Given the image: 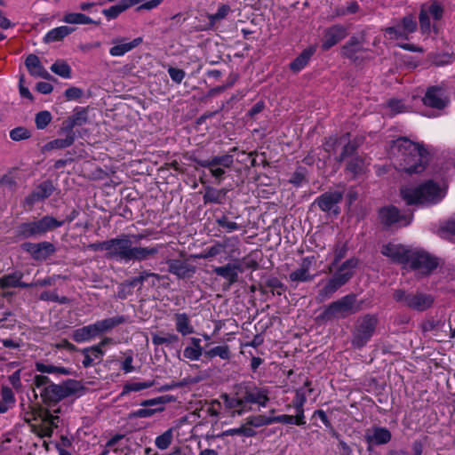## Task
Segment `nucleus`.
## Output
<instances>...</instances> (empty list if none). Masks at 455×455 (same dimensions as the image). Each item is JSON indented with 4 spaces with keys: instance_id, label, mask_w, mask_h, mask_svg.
<instances>
[{
    "instance_id": "nucleus-1",
    "label": "nucleus",
    "mask_w": 455,
    "mask_h": 455,
    "mask_svg": "<svg viewBox=\"0 0 455 455\" xmlns=\"http://www.w3.org/2000/svg\"><path fill=\"white\" fill-rule=\"evenodd\" d=\"M390 157L395 169L408 174L422 172L429 161L424 146L405 137L392 141Z\"/></svg>"
},
{
    "instance_id": "nucleus-2",
    "label": "nucleus",
    "mask_w": 455,
    "mask_h": 455,
    "mask_svg": "<svg viewBox=\"0 0 455 455\" xmlns=\"http://www.w3.org/2000/svg\"><path fill=\"white\" fill-rule=\"evenodd\" d=\"M163 244L154 247L132 246V242L128 235H120L108 240V253L106 258L121 262L145 261L154 258L158 253Z\"/></svg>"
},
{
    "instance_id": "nucleus-3",
    "label": "nucleus",
    "mask_w": 455,
    "mask_h": 455,
    "mask_svg": "<svg viewBox=\"0 0 455 455\" xmlns=\"http://www.w3.org/2000/svg\"><path fill=\"white\" fill-rule=\"evenodd\" d=\"M358 266V259L351 258L344 261L336 270L332 277L322 281L316 300L323 302L330 299L341 286L345 285L354 275L355 269Z\"/></svg>"
},
{
    "instance_id": "nucleus-4",
    "label": "nucleus",
    "mask_w": 455,
    "mask_h": 455,
    "mask_svg": "<svg viewBox=\"0 0 455 455\" xmlns=\"http://www.w3.org/2000/svg\"><path fill=\"white\" fill-rule=\"evenodd\" d=\"M401 196L407 204H436L443 196L440 187L432 180L416 188H402Z\"/></svg>"
},
{
    "instance_id": "nucleus-5",
    "label": "nucleus",
    "mask_w": 455,
    "mask_h": 455,
    "mask_svg": "<svg viewBox=\"0 0 455 455\" xmlns=\"http://www.w3.org/2000/svg\"><path fill=\"white\" fill-rule=\"evenodd\" d=\"M359 309L355 295L347 294L325 307L319 318L323 322L345 319L358 312Z\"/></svg>"
},
{
    "instance_id": "nucleus-6",
    "label": "nucleus",
    "mask_w": 455,
    "mask_h": 455,
    "mask_svg": "<svg viewBox=\"0 0 455 455\" xmlns=\"http://www.w3.org/2000/svg\"><path fill=\"white\" fill-rule=\"evenodd\" d=\"M63 224L64 221L58 220L52 216L46 215L39 220H34L33 221L20 224L16 228V235L22 239L43 236L47 232L54 230L61 227Z\"/></svg>"
},
{
    "instance_id": "nucleus-7",
    "label": "nucleus",
    "mask_w": 455,
    "mask_h": 455,
    "mask_svg": "<svg viewBox=\"0 0 455 455\" xmlns=\"http://www.w3.org/2000/svg\"><path fill=\"white\" fill-rule=\"evenodd\" d=\"M443 7L436 1H430L420 6L419 14V28L423 35L432 32L438 34L439 23L443 16Z\"/></svg>"
},
{
    "instance_id": "nucleus-8",
    "label": "nucleus",
    "mask_w": 455,
    "mask_h": 455,
    "mask_svg": "<svg viewBox=\"0 0 455 455\" xmlns=\"http://www.w3.org/2000/svg\"><path fill=\"white\" fill-rule=\"evenodd\" d=\"M393 298L403 306L420 312L428 309L434 302L433 297L429 294L419 291H408L403 289L395 290Z\"/></svg>"
},
{
    "instance_id": "nucleus-9",
    "label": "nucleus",
    "mask_w": 455,
    "mask_h": 455,
    "mask_svg": "<svg viewBox=\"0 0 455 455\" xmlns=\"http://www.w3.org/2000/svg\"><path fill=\"white\" fill-rule=\"evenodd\" d=\"M234 391L235 395L240 397L244 407L248 403L266 407L269 401L267 390L252 382L238 383L234 387Z\"/></svg>"
},
{
    "instance_id": "nucleus-10",
    "label": "nucleus",
    "mask_w": 455,
    "mask_h": 455,
    "mask_svg": "<svg viewBox=\"0 0 455 455\" xmlns=\"http://www.w3.org/2000/svg\"><path fill=\"white\" fill-rule=\"evenodd\" d=\"M194 162L201 167L207 168L212 176L220 183L224 179L226 170L233 166L234 156L229 154H225L214 156L210 159L195 158Z\"/></svg>"
},
{
    "instance_id": "nucleus-11",
    "label": "nucleus",
    "mask_w": 455,
    "mask_h": 455,
    "mask_svg": "<svg viewBox=\"0 0 455 455\" xmlns=\"http://www.w3.org/2000/svg\"><path fill=\"white\" fill-rule=\"evenodd\" d=\"M378 319L371 315H365L360 317L353 331L352 345L356 348H362L372 337Z\"/></svg>"
},
{
    "instance_id": "nucleus-12",
    "label": "nucleus",
    "mask_w": 455,
    "mask_h": 455,
    "mask_svg": "<svg viewBox=\"0 0 455 455\" xmlns=\"http://www.w3.org/2000/svg\"><path fill=\"white\" fill-rule=\"evenodd\" d=\"M407 263L421 275L430 274L438 265L436 258L421 250H411Z\"/></svg>"
},
{
    "instance_id": "nucleus-13",
    "label": "nucleus",
    "mask_w": 455,
    "mask_h": 455,
    "mask_svg": "<svg viewBox=\"0 0 455 455\" xmlns=\"http://www.w3.org/2000/svg\"><path fill=\"white\" fill-rule=\"evenodd\" d=\"M418 23L412 14H408L403 17L395 25L385 28L386 35L391 40L409 38V35L417 30Z\"/></svg>"
},
{
    "instance_id": "nucleus-14",
    "label": "nucleus",
    "mask_w": 455,
    "mask_h": 455,
    "mask_svg": "<svg viewBox=\"0 0 455 455\" xmlns=\"http://www.w3.org/2000/svg\"><path fill=\"white\" fill-rule=\"evenodd\" d=\"M21 249L29 253L31 258L36 261H45L56 251V248L53 243L44 241L40 243H23Z\"/></svg>"
},
{
    "instance_id": "nucleus-15",
    "label": "nucleus",
    "mask_w": 455,
    "mask_h": 455,
    "mask_svg": "<svg viewBox=\"0 0 455 455\" xmlns=\"http://www.w3.org/2000/svg\"><path fill=\"white\" fill-rule=\"evenodd\" d=\"M422 100L427 107L443 109L448 105L449 97L443 85H435L427 89Z\"/></svg>"
},
{
    "instance_id": "nucleus-16",
    "label": "nucleus",
    "mask_w": 455,
    "mask_h": 455,
    "mask_svg": "<svg viewBox=\"0 0 455 455\" xmlns=\"http://www.w3.org/2000/svg\"><path fill=\"white\" fill-rule=\"evenodd\" d=\"M315 263V259L314 256L304 258L299 267L289 274V280L295 283H307L313 281L315 275L310 274V268Z\"/></svg>"
},
{
    "instance_id": "nucleus-17",
    "label": "nucleus",
    "mask_w": 455,
    "mask_h": 455,
    "mask_svg": "<svg viewBox=\"0 0 455 455\" xmlns=\"http://www.w3.org/2000/svg\"><path fill=\"white\" fill-rule=\"evenodd\" d=\"M343 195L339 191H328L318 196L314 204H316L323 212L332 211L339 213V203L342 200Z\"/></svg>"
},
{
    "instance_id": "nucleus-18",
    "label": "nucleus",
    "mask_w": 455,
    "mask_h": 455,
    "mask_svg": "<svg viewBox=\"0 0 455 455\" xmlns=\"http://www.w3.org/2000/svg\"><path fill=\"white\" fill-rule=\"evenodd\" d=\"M411 251V250L405 248L403 245L391 243L382 246L381 249L383 255L398 263H407Z\"/></svg>"
},
{
    "instance_id": "nucleus-19",
    "label": "nucleus",
    "mask_w": 455,
    "mask_h": 455,
    "mask_svg": "<svg viewBox=\"0 0 455 455\" xmlns=\"http://www.w3.org/2000/svg\"><path fill=\"white\" fill-rule=\"evenodd\" d=\"M347 36L346 28L341 25H334L327 28L324 32L322 48L326 51L338 44Z\"/></svg>"
},
{
    "instance_id": "nucleus-20",
    "label": "nucleus",
    "mask_w": 455,
    "mask_h": 455,
    "mask_svg": "<svg viewBox=\"0 0 455 455\" xmlns=\"http://www.w3.org/2000/svg\"><path fill=\"white\" fill-rule=\"evenodd\" d=\"M214 273L228 281V288L238 281V274L243 271L240 263H228L221 267H216Z\"/></svg>"
},
{
    "instance_id": "nucleus-21",
    "label": "nucleus",
    "mask_w": 455,
    "mask_h": 455,
    "mask_svg": "<svg viewBox=\"0 0 455 455\" xmlns=\"http://www.w3.org/2000/svg\"><path fill=\"white\" fill-rule=\"evenodd\" d=\"M166 264L168 265V271L180 279L191 277L196 272L194 266L183 260L167 259Z\"/></svg>"
},
{
    "instance_id": "nucleus-22",
    "label": "nucleus",
    "mask_w": 455,
    "mask_h": 455,
    "mask_svg": "<svg viewBox=\"0 0 455 455\" xmlns=\"http://www.w3.org/2000/svg\"><path fill=\"white\" fill-rule=\"evenodd\" d=\"M114 46L109 49V53L113 57L124 56L126 52L133 50L142 43V37L134 38L132 41L126 43L124 37L113 39Z\"/></svg>"
},
{
    "instance_id": "nucleus-23",
    "label": "nucleus",
    "mask_w": 455,
    "mask_h": 455,
    "mask_svg": "<svg viewBox=\"0 0 455 455\" xmlns=\"http://www.w3.org/2000/svg\"><path fill=\"white\" fill-rule=\"evenodd\" d=\"M25 65L31 76L42 77L46 80H53V76L43 67L39 58L35 54H29L25 60Z\"/></svg>"
},
{
    "instance_id": "nucleus-24",
    "label": "nucleus",
    "mask_w": 455,
    "mask_h": 455,
    "mask_svg": "<svg viewBox=\"0 0 455 455\" xmlns=\"http://www.w3.org/2000/svg\"><path fill=\"white\" fill-rule=\"evenodd\" d=\"M41 396L45 403L49 406L51 403H56L60 400L67 397V393L61 385L50 384L41 392Z\"/></svg>"
},
{
    "instance_id": "nucleus-25",
    "label": "nucleus",
    "mask_w": 455,
    "mask_h": 455,
    "mask_svg": "<svg viewBox=\"0 0 455 455\" xmlns=\"http://www.w3.org/2000/svg\"><path fill=\"white\" fill-rule=\"evenodd\" d=\"M60 412V408L48 410L43 420L40 434L43 436H51L54 428L58 427L60 416L56 413Z\"/></svg>"
},
{
    "instance_id": "nucleus-26",
    "label": "nucleus",
    "mask_w": 455,
    "mask_h": 455,
    "mask_svg": "<svg viewBox=\"0 0 455 455\" xmlns=\"http://www.w3.org/2000/svg\"><path fill=\"white\" fill-rule=\"evenodd\" d=\"M61 131L64 133V137L52 140L46 143L44 146L46 150L63 149L74 144L76 140V134L74 131L68 130L65 126L61 129Z\"/></svg>"
},
{
    "instance_id": "nucleus-27",
    "label": "nucleus",
    "mask_w": 455,
    "mask_h": 455,
    "mask_svg": "<svg viewBox=\"0 0 455 455\" xmlns=\"http://www.w3.org/2000/svg\"><path fill=\"white\" fill-rule=\"evenodd\" d=\"M364 43V36L360 37L352 36L348 42L342 47L341 55L352 60H356V53L363 51V44Z\"/></svg>"
},
{
    "instance_id": "nucleus-28",
    "label": "nucleus",
    "mask_w": 455,
    "mask_h": 455,
    "mask_svg": "<svg viewBox=\"0 0 455 455\" xmlns=\"http://www.w3.org/2000/svg\"><path fill=\"white\" fill-rule=\"evenodd\" d=\"M53 192V186L50 181H44L37 186L33 192L26 198V203L33 205L36 202L48 198Z\"/></svg>"
},
{
    "instance_id": "nucleus-29",
    "label": "nucleus",
    "mask_w": 455,
    "mask_h": 455,
    "mask_svg": "<svg viewBox=\"0 0 455 455\" xmlns=\"http://www.w3.org/2000/svg\"><path fill=\"white\" fill-rule=\"evenodd\" d=\"M100 335L96 323L78 328L73 331L72 339L78 343L89 341Z\"/></svg>"
},
{
    "instance_id": "nucleus-30",
    "label": "nucleus",
    "mask_w": 455,
    "mask_h": 455,
    "mask_svg": "<svg viewBox=\"0 0 455 455\" xmlns=\"http://www.w3.org/2000/svg\"><path fill=\"white\" fill-rule=\"evenodd\" d=\"M379 217L380 222L386 227H390L403 219V217L400 214L399 210L395 206H387L381 208L379 212Z\"/></svg>"
},
{
    "instance_id": "nucleus-31",
    "label": "nucleus",
    "mask_w": 455,
    "mask_h": 455,
    "mask_svg": "<svg viewBox=\"0 0 455 455\" xmlns=\"http://www.w3.org/2000/svg\"><path fill=\"white\" fill-rule=\"evenodd\" d=\"M391 433L386 427H374L371 434H367L366 440L369 443L376 445L386 444L391 440Z\"/></svg>"
},
{
    "instance_id": "nucleus-32",
    "label": "nucleus",
    "mask_w": 455,
    "mask_h": 455,
    "mask_svg": "<svg viewBox=\"0 0 455 455\" xmlns=\"http://www.w3.org/2000/svg\"><path fill=\"white\" fill-rule=\"evenodd\" d=\"M176 331L183 336L194 333L195 330L191 323L189 316L186 313H177L174 315Z\"/></svg>"
},
{
    "instance_id": "nucleus-33",
    "label": "nucleus",
    "mask_w": 455,
    "mask_h": 455,
    "mask_svg": "<svg viewBox=\"0 0 455 455\" xmlns=\"http://www.w3.org/2000/svg\"><path fill=\"white\" fill-rule=\"evenodd\" d=\"M140 0H123L116 5H113L108 9H104L102 13L107 17L108 20H113L117 18L119 14H121L128 8L140 3Z\"/></svg>"
},
{
    "instance_id": "nucleus-34",
    "label": "nucleus",
    "mask_w": 455,
    "mask_h": 455,
    "mask_svg": "<svg viewBox=\"0 0 455 455\" xmlns=\"http://www.w3.org/2000/svg\"><path fill=\"white\" fill-rule=\"evenodd\" d=\"M81 353L84 355V360L82 363L85 368L93 365L95 360H98L99 362L101 361L104 355L102 349L93 346L82 349Z\"/></svg>"
},
{
    "instance_id": "nucleus-35",
    "label": "nucleus",
    "mask_w": 455,
    "mask_h": 455,
    "mask_svg": "<svg viewBox=\"0 0 455 455\" xmlns=\"http://www.w3.org/2000/svg\"><path fill=\"white\" fill-rule=\"evenodd\" d=\"M228 190L226 188L216 189L212 187H207L204 195V203L209 204H223Z\"/></svg>"
},
{
    "instance_id": "nucleus-36",
    "label": "nucleus",
    "mask_w": 455,
    "mask_h": 455,
    "mask_svg": "<svg viewBox=\"0 0 455 455\" xmlns=\"http://www.w3.org/2000/svg\"><path fill=\"white\" fill-rule=\"evenodd\" d=\"M126 322L124 315H116L114 317L106 318L95 322L100 334L110 331L115 327Z\"/></svg>"
},
{
    "instance_id": "nucleus-37",
    "label": "nucleus",
    "mask_w": 455,
    "mask_h": 455,
    "mask_svg": "<svg viewBox=\"0 0 455 455\" xmlns=\"http://www.w3.org/2000/svg\"><path fill=\"white\" fill-rule=\"evenodd\" d=\"M62 20L65 23L74 25L100 24V21H95L89 16L81 12H68L63 16Z\"/></svg>"
},
{
    "instance_id": "nucleus-38",
    "label": "nucleus",
    "mask_w": 455,
    "mask_h": 455,
    "mask_svg": "<svg viewBox=\"0 0 455 455\" xmlns=\"http://www.w3.org/2000/svg\"><path fill=\"white\" fill-rule=\"evenodd\" d=\"M233 240H236V238L227 237L223 240V242H216L213 245L206 248L204 251L198 257L201 259L213 258L224 251L226 247L228 245V243Z\"/></svg>"
},
{
    "instance_id": "nucleus-39",
    "label": "nucleus",
    "mask_w": 455,
    "mask_h": 455,
    "mask_svg": "<svg viewBox=\"0 0 455 455\" xmlns=\"http://www.w3.org/2000/svg\"><path fill=\"white\" fill-rule=\"evenodd\" d=\"M88 122V114L85 108L76 111L67 121L63 123L65 127L73 131L76 126H82Z\"/></svg>"
},
{
    "instance_id": "nucleus-40",
    "label": "nucleus",
    "mask_w": 455,
    "mask_h": 455,
    "mask_svg": "<svg viewBox=\"0 0 455 455\" xmlns=\"http://www.w3.org/2000/svg\"><path fill=\"white\" fill-rule=\"evenodd\" d=\"M191 347H185L183 355L185 358L196 361L199 360L203 353V347H201V339L198 338H191Z\"/></svg>"
},
{
    "instance_id": "nucleus-41",
    "label": "nucleus",
    "mask_w": 455,
    "mask_h": 455,
    "mask_svg": "<svg viewBox=\"0 0 455 455\" xmlns=\"http://www.w3.org/2000/svg\"><path fill=\"white\" fill-rule=\"evenodd\" d=\"M75 28L68 26H60L50 30L44 36L45 43L57 42L70 35Z\"/></svg>"
},
{
    "instance_id": "nucleus-42",
    "label": "nucleus",
    "mask_w": 455,
    "mask_h": 455,
    "mask_svg": "<svg viewBox=\"0 0 455 455\" xmlns=\"http://www.w3.org/2000/svg\"><path fill=\"white\" fill-rule=\"evenodd\" d=\"M23 277L21 271H13L10 274L4 275L0 278V287L3 289L16 288L20 284V280Z\"/></svg>"
},
{
    "instance_id": "nucleus-43",
    "label": "nucleus",
    "mask_w": 455,
    "mask_h": 455,
    "mask_svg": "<svg viewBox=\"0 0 455 455\" xmlns=\"http://www.w3.org/2000/svg\"><path fill=\"white\" fill-rule=\"evenodd\" d=\"M204 355L207 359H212L213 357L219 356L223 360H228L230 357V350L228 345L217 346L205 350L204 352Z\"/></svg>"
},
{
    "instance_id": "nucleus-44",
    "label": "nucleus",
    "mask_w": 455,
    "mask_h": 455,
    "mask_svg": "<svg viewBox=\"0 0 455 455\" xmlns=\"http://www.w3.org/2000/svg\"><path fill=\"white\" fill-rule=\"evenodd\" d=\"M220 397L224 401L227 408L238 409L235 411L237 415H242L244 412L245 407L243 406L242 400L240 397H238V395H235V397H231L228 394H222Z\"/></svg>"
},
{
    "instance_id": "nucleus-45",
    "label": "nucleus",
    "mask_w": 455,
    "mask_h": 455,
    "mask_svg": "<svg viewBox=\"0 0 455 455\" xmlns=\"http://www.w3.org/2000/svg\"><path fill=\"white\" fill-rule=\"evenodd\" d=\"M313 53L314 51L312 49L304 50L302 53L290 64L291 69L294 72L300 71L307 64Z\"/></svg>"
},
{
    "instance_id": "nucleus-46",
    "label": "nucleus",
    "mask_w": 455,
    "mask_h": 455,
    "mask_svg": "<svg viewBox=\"0 0 455 455\" xmlns=\"http://www.w3.org/2000/svg\"><path fill=\"white\" fill-rule=\"evenodd\" d=\"M36 370L42 373H56L62 375H70L71 371L65 367H58L52 364H45L43 363H36Z\"/></svg>"
},
{
    "instance_id": "nucleus-47",
    "label": "nucleus",
    "mask_w": 455,
    "mask_h": 455,
    "mask_svg": "<svg viewBox=\"0 0 455 455\" xmlns=\"http://www.w3.org/2000/svg\"><path fill=\"white\" fill-rule=\"evenodd\" d=\"M366 166L365 160L361 156H353L347 164V170L354 176L363 172Z\"/></svg>"
},
{
    "instance_id": "nucleus-48",
    "label": "nucleus",
    "mask_w": 455,
    "mask_h": 455,
    "mask_svg": "<svg viewBox=\"0 0 455 455\" xmlns=\"http://www.w3.org/2000/svg\"><path fill=\"white\" fill-rule=\"evenodd\" d=\"M179 341V337L173 333H163V334H153L152 335V342L156 346L166 344L171 345L177 343Z\"/></svg>"
},
{
    "instance_id": "nucleus-49",
    "label": "nucleus",
    "mask_w": 455,
    "mask_h": 455,
    "mask_svg": "<svg viewBox=\"0 0 455 455\" xmlns=\"http://www.w3.org/2000/svg\"><path fill=\"white\" fill-rule=\"evenodd\" d=\"M173 439V429L169 428L155 440L156 446L160 450L167 449Z\"/></svg>"
},
{
    "instance_id": "nucleus-50",
    "label": "nucleus",
    "mask_w": 455,
    "mask_h": 455,
    "mask_svg": "<svg viewBox=\"0 0 455 455\" xmlns=\"http://www.w3.org/2000/svg\"><path fill=\"white\" fill-rule=\"evenodd\" d=\"M347 251V247L346 243H340V242L337 243V244L335 245L334 251H333V253H334L333 261L331 263V265L328 267L329 273L332 272L336 264L339 260H341L343 258H345Z\"/></svg>"
},
{
    "instance_id": "nucleus-51",
    "label": "nucleus",
    "mask_w": 455,
    "mask_h": 455,
    "mask_svg": "<svg viewBox=\"0 0 455 455\" xmlns=\"http://www.w3.org/2000/svg\"><path fill=\"white\" fill-rule=\"evenodd\" d=\"M51 70L63 78H69L71 76V68L63 60L54 62L51 67Z\"/></svg>"
},
{
    "instance_id": "nucleus-52",
    "label": "nucleus",
    "mask_w": 455,
    "mask_h": 455,
    "mask_svg": "<svg viewBox=\"0 0 455 455\" xmlns=\"http://www.w3.org/2000/svg\"><path fill=\"white\" fill-rule=\"evenodd\" d=\"M255 435V431L250 427H240L238 428H231L226 431H223L219 437L229 436V435H244L247 437L253 436Z\"/></svg>"
},
{
    "instance_id": "nucleus-53",
    "label": "nucleus",
    "mask_w": 455,
    "mask_h": 455,
    "mask_svg": "<svg viewBox=\"0 0 455 455\" xmlns=\"http://www.w3.org/2000/svg\"><path fill=\"white\" fill-rule=\"evenodd\" d=\"M246 424L254 427H260L272 424V417H267L264 415L250 416L246 419Z\"/></svg>"
},
{
    "instance_id": "nucleus-54",
    "label": "nucleus",
    "mask_w": 455,
    "mask_h": 455,
    "mask_svg": "<svg viewBox=\"0 0 455 455\" xmlns=\"http://www.w3.org/2000/svg\"><path fill=\"white\" fill-rule=\"evenodd\" d=\"M148 277H154L157 281H159L161 279V276L158 274L151 273V272H148V271H142L138 276L133 277L130 281L129 285H131L132 287H136V286L141 287L143 283L145 281H147V279Z\"/></svg>"
},
{
    "instance_id": "nucleus-55",
    "label": "nucleus",
    "mask_w": 455,
    "mask_h": 455,
    "mask_svg": "<svg viewBox=\"0 0 455 455\" xmlns=\"http://www.w3.org/2000/svg\"><path fill=\"white\" fill-rule=\"evenodd\" d=\"M441 235L455 242V217L450 219L441 229Z\"/></svg>"
},
{
    "instance_id": "nucleus-56",
    "label": "nucleus",
    "mask_w": 455,
    "mask_h": 455,
    "mask_svg": "<svg viewBox=\"0 0 455 455\" xmlns=\"http://www.w3.org/2000/svg\"><path fill=\"white\" fill-rule=\"evenodd\" d=\"M52 115L49 111H40L36 115L35 122L37 129H44L52 121Z\"/></svg>"
},
{
    "instance_id": "nucleus-57",
    "label": "nucleus",
    "mask_w": 455,
    "mask_h": 455,
    "mask_svg": "<svg viewBox=\"0 0 455 455\" xmlns=\"http://www.w3.org/2000/svg\"><path fill=\"white\" fill-rule=\"evenodd\" d=\"M216 223L222 228H225L228 232H232L235 230H239L241 228V226L238 225L236 222L231 221L228 220V218L225 215L217 218Z\"/></svg>"
},
{
    "instance_id": "nucleus-58",
    "label": "nucleus",
    "mask_w": 455,
    "mask_h": 455,
    "mask_svg": "<svg viewBox=\"0 0 455 455\" xmlns=\"http://www.w3.org/2000/svg\"><path fill=\"white\" fill-rule=\"evenodd\" d=\"M445 323L442 320H427L423 323L422 329L425 332L427 331H438L443 329Z\"/></svg>"
},
{
    "instance_id": "nucleus-59",
    "label": "nucleus",
    "mask_w": 455,
    "mask_h": 455,
    "mask_svg": "<svg viewBox=\"0 0 455 455\" xmlns=\"http://www.w3.org/2000/svg\"><path fill=\"white\" fill-rule=\"evenodd\" d=\"M155 384L154 381L133 382L124 386V392H138L143 389L149 388Z\"/></svg>"
},
{
    "instance_id": "nucleus-60",
    "label": "nucleus",
    "mask_w": 455,
    "mask_h": 455,
    "mask_svg": "<svg viewBox=\"0 0 455 455\" xmlns=\"http://www.w3.org/2000/svg\"><path fill=\"white\" fill-rule=\"evenodd\" d=\"M266 285L274 295H281L285 290L283 283L275 277L268 279Z\"/></svg>"
},
{
    "instance_id": "nucleus-61",
    "label": "nucleus",
    "mask_w": 455,
    "mask_h": 455,
    "mask_svg": "<svg viewBox=\"0 0 455 455\" xmlns=\"http://www.w3.org/2000/svg\"><path fill=\"white\" fill-rule=\"evenodd\" d=\"M10 137L12 140L19 141L30 137V132L24 127H17L10 132Z\"/></svg>"
},
{
    "instance_id": "nucleus-62",
    "label": "nucleus",
    "mask_w": 455,
    "mask_h": 455,
    "mask_svg": "<svg viewBox=\"0 0 455 455\" xmlns=\"http://www.w3.org/2000/svg\"><path fill=\"white\" fill-rule=\"evenodd\" d=\"M0 401L6 403L12 406L14 405L15 401H16L15 396H14L12 390L9 387L3 386L1 387V400Z\"/></svg>"
},
{
    "instance_id": "nucleus-63",
    "label": "nucleus",
    "mask_w": 455,
    "mask_h": 455,
    "mask_svg": "<svg viewBox=\"0 0 455 455\" xmlns=\"http://www.w3.org/2000/svg\"><path fill=\"white\" fill-rule=\"evenodd\" d=\"M164 408H156V409H148V408H142L139 409L136 411L132 413V416L135 418H149L152 417L154 414H156L158 411H163Z\"/></svg>"
},
{
    "instance_id": "nucleus-64",
    "label": "nucleus",
    "mask_w": 455,
    "mask_h": 455,
    "mask_svg": "<svg viewBox=\"0 0 455 455\" xmlns=\"http://www.w3.org/2000/svg\"><path fill=\"white\" fill-rule=\"evenodd\" d=\"M64 391L67 393V397L79 391L82 387L76 380H68L64 385H61Z\"/></svg>"
}]
</instances>
